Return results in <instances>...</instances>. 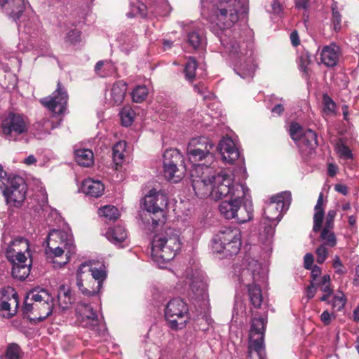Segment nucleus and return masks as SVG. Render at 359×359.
<instances>
[{"instance_id":"nucleus-1","label":"nucleus","mask_w":359,"mask_h":359,"mask_svg":"<svg viewBox=\"0 0 359 359\" xmlns=\"http://www.w3.org/2000/svg\"><path fill=\"white\" fill-rule=\"evenodd\" d=\"M190 177L198 197L210 196L215 201L229 197L219 205L221 215L226 219H236L238 223L252 219L253 209L248 188L241 182L233 183L234 179L226 170L215 173L210 166L198 163L192 166Z\"/></svg>"},{"instance_id":"nucleus-2","label":"nucleus","mask_w":359,"mask_h":359,"mask_svg":"<svg viewBox=\"0 0 359 359\" xmlns=\"http://www.w3.org/2000/svg\"><path fill=\"white\" fill-rule=\"evenodd\" d=\"M243 0H221L211 11L212 32L217 36L221 44L229 54L234 63V70L241 78L251 79L255 74L256 65L252 45L245 41L230 39L229 29L238 20V13L244 6Z\"/></svg>"},{"instance_id":"nucleus-3","label":"nucleus","mask_w":359,"mask_h":359,"mask_svg":"<svg viewBox=\"0 0 359 359\" xmlns=\"http://www.w3.org/2000/svg\"><path fill=\"white\" fill-rule=\"evenodd\" d=\"M234 273L239 283L248 287L251 304L254 307L259 308L263 301L259 283L264 281L266 274L262 264L257 260L248 258L242 267L235 266Z\"/></svg>"},{"instance_id":"nucleus-4","label":"nucleus","mask_w":359,"mask_h":359,"mask_svg":"<svg viewBox=\"0 0 359 359\" xmlns=\"http://www.w3.org/2000/svg\"><path fill=\"white\" fill-rule=\"evenodd\" d=\"M181 248V242L177 232L167 229L164 232L156 235L151 243V257L160 268L172 260Z\"/></svg>"},{"instance_id":"nucleus-5","label":"nucleus","mask_w":359,"mask_h":359,"mask_svg":"<svg viewBox=\"0 0 359 359\" xmlns=\"http://www.w3.org/2000/svg\"><path fill=\"white\" fill-rule=\"evenodd\" d=\"M168 203V198L165 194L155 189H151L144 196L142 201L144 210L147 211L142 218L144 222L150 224L151 220L152 226L155 228L160 224L165 222V209Z\"/></svg>"},{"instance_id":"nucleus-6","label":"nucleus","mask_w":359,"mask_h":359,"mask_svg":"<svg viewBox=\"0 0 359 359\" xmlns=\"http://www.w3.org/2000/svg\"><path fill=\"white\" fill-rule=\"evenodd\" d=\"M241 247V233L237 228L225 227L215 235L212 240L214 253L222 257L236 255Z\"/></svg>"},{"instance_id":"nucleus-7","label":"nucleus","mask_w":359,"mask_h":359,"mask_svg":"<svg viewBox=\"0 0 359 359\" xmlns=\"http://www.w3.org/2000/svg\"><path fill=\"white\" fill-rule=\"evenodd\" d=\"M0 189L7 203L19 206L26 196V184L24 179L18 175L8 174L0 165Z\"/></svg>"},{"instance_id":"nucleus-8","label":"nucleus","mask_w":359,"mask_h":359,"mask_svg":"<svg viewBox=\"0 0 359 359\" xmlns=\"http://www.w3.org/2000/svg\"><path fill=\"white\" fill-rule=\"evenodd\" d=\"M165 318L172 330L183 329L189 319L187 304L180 298L171 299L165 309Z\"/></svg>"},{"instance_id":"nucleus-9","label":"nucleus","mask_w":359,"mask_h":359,"mask_svg":"<svg viewBox=\"0 0 359 359\" xmlns=\"http://www.w3.org/2000/svg\"><path fill=\"white\" fill-rule=\"evenodd\" d=\"M217 150L222 156L223 161L229 164L233 163L236 161L239 160L241 165L237 170H235L233 173L226 171L231 174L233 179L238 177L239 180H244L247 178L246 169L244 167L243 159H239L241 156L240 151L234 142L230 137H223L217 146Z\"/></svg>"},{"instance_id":"nucleus-10","label":"nucleus","mask_w":359,"mask_h":359,"mask_svg":"<svg viewBox=\"0 0 359 359\" xmlns=\"http://www.w3.org/2000/svg\"><path fill=\"white\" fill-rule=\"evenodd\" d=\"M266 323V320L264 318H254L252 320L248 359H253V353H256L258 359H265L264 336Z\"/></svg>"},{"instance_id":"nucleus-11","label":"nucleus","mask_w":359,"mask_h":359,"mask_svg":"<svg viewBox=\"0 0 359 359\" xmlns=\"http://www.w3.org/2000/svg\"><path fill=\"white\" fill-rule=\"evenodd\" d=\"M1 127L6 139L17 141L27 134L29 122L22 115L10 113L2 120Z\"/></svg>"},{"instance_id":"nucleus-12","label":"nucleus","mask_w":359,"mask_h":359,"mask_svg":"<svg viewBox=\"0 0 359 359\" xmlns=\"http://www.w3.org/2000/svg\"><path fill=\"white\" fill-rule=\"evenodd\" d=\"M183 158L177 149H167L163 154V168L165 178L174 183L180 182L184 176L185 167L182 165Z\"/></svg>"},{"instance_id":"nucleus-13","label":"nucleus","mask_w":359,"mask_h":359,"mask_svg":"<svg viewBox=\"0 0 359 359\" xmlns=\"http://www.w3.org/2000/svg\"><path fill=\"white\" fill-rule=\"evenodd\" d=\"M291 194L283 191L270 198L264 210V219L269 222L278 223L283 212L287 210L291 203Z\"/></svg>"},{"instance_id":"nucleus-14","label":"nucleus","mask_w":359,"mask_h":359,"mask_svg":"<svg viewBox=\"0 0 359 359\" xmlns=\"http://www.w3.org/2000/svg\"><path fill=\"white\" fill-rule=\"evenodd\" d=\"M65 233L62 231L53 230L48 235L49 243L46 249L48 258L59 257L64 253V248H67V253L74 252V246L70 238L63 240Z\"/></svg>"},{"instance_id":"nucleus-15","label":"nucleus","mask_w":359,"mask_h":359,"mask_svg":"<svg viewBox=\"0 0 359 359\" xmlns=\"http://www.w3.org/2000/svg\"><path fill=\"white\" fill-rule=\"evenodd\" d=\"M76 311L79 315V320L82 327L88 328L99 335L103 334L105 331L104 327L100 325L98 316L90 305L81 302L77 306Z\"/></svg>"},{"instance_id":"nucleus-16","label":"nucleus","mask_w":359,"mask_h":359,"mask_svg":"<svg viewBox=\"0 0 359 359\" xmlns=\"http://www.w3.org/2000/svg\"><path fill=\"white\" fill-rule=\"evenodd\" d=\"M90 275L89 266L81 264L76 272V286L83 294L88 297L96 295L101 290Z\"/></svg>"},{"instance_id":"nucleus-17","label":"nucleus","mask_w":359,"mask_h":359,"mask_svg":"<svg viewBox=\"0 0 359 359\" xmlns=\"http://www.w3.org/2000/svg\"><path fill=\"white\" fill-rule=\"evenodd\" d=\"M67 100V93L60 82H58L57 88L52 95L42 99L41 102L54 114L60 115L66 109Z\"/></svg>"},{"instance_id":"nucleus-18","label":"nucleus","mask_w":359,"mask_h":359,"mask_svg":"<svg viewBox=\"0 0 359 359\" xmlns=\"http://www.w3.org/2000/svg\"><path fill=\"white\" fill-rule=\"evenodd\" d=\"M29 299L37 302L39 314L36 317L37 321H43L47 318L53 311V298L46 290H34L29 292Z\"/></svg>"},{"instance_id":"nucleus-19","label":"nucleus","mask_w":359,"mask_h":359,"mask_svg":"<svg viewBox=\"0 0 359 359\" xmlns=\"http://www.w3.org/2000/svg\"><path fill=\"white\" fill-rule=\"evenodd\" d=\"M189 285V296L196 300H205L208 297L205 276L201 271H195L187 277Z\"/></svg>"},{"instance_id":"nucleus-20","label":"nucleus","mask_w":359,"mask_h":359,"mask_svg":"<svg viewBox=\"0 0 359 359\" xmlns=\"http://www.w3.org/2000/svg\"><path fill=\"white\" fill-rule=\"evenodd\" d=\"M29 248L28 241L24 238H19L12 241L6 250L8 260L9 262L27 260V258L25 252H28Z\"/></svg>"},{"instance_id":"nucleus-21","label":"nucleus","mask_w":359,"mask_h":359,"mask_svg":"<svg viewBox=\"0 0 359 359\" xmlns=\"http://www.w3.org/2000/svg\"><path fill=\"white\" fill-rule=\"evenodd\" d=\"M27 4V0H0L4 11L15 22L21 17Z\"/></svg>"},{"instance_id":"nucleus-22","label":"nucleus","mask_w":359,"mask_h":359,"mask_svg":"<svg viewBox=\"0 0 359 359\" xmlns=\"http://www.w3.org/2000/svg\"><path fill=\"white\" fill-rule=\"evenodd\" d=\"M126 90V83L122 81H116L105 94V98L110 104L119 105L124 100Z\"/></svg>"},{"instance_id":"nucleus-23","label":"nucleus","mask_w":359,"mask_h":359,"mask_svg":"<svg viewBox=\"0 0 359 359\" xmlns=\"http://www.w3.org/2000/svg\"><path fill=\"white\" fill-rule=\"evenodd\" d=\"M6 292L11 297L8 298V301L5 299L1 301L0 311L4 318H10L16 313V309L18 306V297L13 288H8Z\"/></svg>"},{"instance_id":"nucleus-24","label":"nucleus","mask_w":359,"mask_h":359,"mask_svg":"<svg viewBox=\"0 0 359 359\" xmlns=\"http://www.w3.org/2000/svg\"><path fill=\"white\" fill-rule=\"evenodd\" d=\"M81 190L86 195L98 198L103 194L104 186L100 180L88 178L83 181Z\"/></svg>"},{"instance_id":"nucleus-25","label":"nucleus","mask_w":359,"mask_h":359,"mask_svg":"<svg viewBox=\"0 0 359 359\" xmlns=\"http://www.w3.org/2000/svg\"><path fill=\"white\" fill-rule=\"evenodd\" d=\"M18 261L10 262L12 264L11 274L15 279L22 280L29 274L32 261H29V263H27V259Z\"/></svg>"},{"instance_id":"nucleus-26","label":"nucleus","mask_w":359,"mask_h":359,"mask_svg":"<svg viewBox=\"0 0 359 359\" xmlns=\"http://www.w3.org/2000/svg\"><path fill=\"white\" fill-rule=\"evenodd\" d=\"M322 62L327 67H334L339 60V48L335 45L323 48L320 53Z\"/></svg>"},{"instance_id":"nucleus-27","label":"nucleus","mask_w":359,"mask_h":359,"mask_svg":"<svg viewBox=\"0 0 359 359\" xmlns=\"http://www.w3.org/2000/svg\"><path fill=\"white\" fill-rule=\"evenodd\" d=\"M187 156L191 162L196 163L197 162L205 160L207 163H212L214 160L213 152L201 149L187 148Z\"/></svg>"},{"instance_id":"nucleus-28","label":"nucleus","mask_w":359,"mask_h":359,"mask_svg":"<svg viewBox=\"0 0 359 359\" xmlns=\"http://www.w3.org/2000/svg\"><path fill=\"white\" fill-rule=\"evenodd\" d=\"M323 194L320 193L317 203L314 208V215H313V231L315 232L319 231L322 228L323 221L325 216L324 208H323Z\"/></svg>"},{"instance_id":"nucleus-29","label":"nucleus","mask_w":359,"mask_h":359,"mask_svg":"<svg viewBox=\"0 0 359 359\" xmlns=\"http://www.w3.org/2000/svg\"><path fill=\"white\" fill-rule=\"evenodd\" d=\"M106 237L112 243L118 245L126 240L127 233L124 227L118 226L109 229L106 232Z\"/></svg>"},{"instance_id":"nucleus-30","label":"nucleus","mask_w":359,"mask_h":359,"mask_svg":"<svg viewBox=\"0 0 359 359\" xmlns=\"http://www.w3.org/2000/svg\"><path fill=\"white\" fill-rule=\"evenodd\" d=\"M75 160L83 167H89L93 163V153L88 149H80L75 151Z\"/></svg>"},{"instance_id":"nucleus-31","label":"nucleus","mask_w":359,"mask_h":359,"mask_svg":"<svg viewBox=\"0 0 359 359\" xmlns=\"http://www.w3.org/2000/svg\"><path fill=\"white\" fill-rule=\"evenodd\" d=\"M37 302H34V300L31 301L29 299V293L27 294L25 301V305L22 309L23 314L25 316L27 317L31 321H37L36 317L39 314Z\"/></svg>"},{"instance_id":"nucleus-32","label":"nucleus","mask_w":359,"mask_h":359,"mask_svg":"<svg viewBox=\"0 0 359 359\" xmlns=\"http://www.w3.org/2000/svg\"><path fill=\"white\" fill-rule=\"evenodd\" d=\"M215 144L212 141L206 137H198L190 140L187 148L201 149L212 152Z\"/></svg>"},{"instance_id":"nucleus-33","label":"nucleus","mask_w":359,"mask_h":359,"mask_svg":"<svg viewBox=\"0 0 359 359\" xmlns=\"http://www.w3.org/2000/svg\"><path fill=\"white\" fill-rule=\"evenodd\" d=\"M188 43L195 50L201 48L205 43V38L201 31H193L187 35Z\"/></svg>"},{"instance_id":"nucleus-34","label":"nucleus","mask_w":359,"mask_h":359,"mask_svg":"<svg viewBox=\"0 0 359 359\" xmlns=\"http://www.w3.org/2000/svg\"><path fill=\"white\" fill-rule=\"evenodd\" d=\"M319 238L321 244L328 248H334L337 245V238L332 229H323Z\"/></svg>"},{"instance_id":"nucleus-35","label":"nucleus","mask_w":359,"mask_h":359,"mask_svg":"<svg viewBox=\"0 0 359 359\" xmlns=\"http://www.w3.org/2000/svg\"><path fill=\"white\" fill-rule=\"evenodd\" d=\"M83 264H87L89 266L92 278L97 283V287L102 288V283L107 278V273L102 269L94 268L92 266V262H85Z\"/></svg>"},{"instance_id":"nucleus-36","label":"nucleus","mask_w":359,"mask_h":359,"mask_svg":"<svg viewBox=\"0 0 359 359\" xmlns=\"http://www.w3.org/2000/svg\"><path fill=\"white\" fill-rule=\"evenodd\" d=\"M57 299L60 306L63 309L67 308L68 304L72 303L69 288L65 285H61L58 290Z\"/></svg>"},{"instance_id":"nucleus-37","label":"nucleus","mask_w":359,"mask_h":359,"mask_svg":"<svg viewBox=\"0 0 359 359\" xmlns=\"http://www.w3.org/2000/svg\"><path fill=\"white\" fill-rule=\"evenodd\" d=\"M311 55L308 51L304 50L302 51L297 60L299 68L300 71L302 72L303 76L305 77H308L309 73V69L308 66L310 65Z\"/></svg>"},{"instance_id":"nucleus-38","label":"nucleus","mask_w":359,"mask_h":359,"mask_svg":"<svg viewBox=\"0 0 359 359\" xmlns=\"http://www.w3.org/2000/svg\"><path fill=\"white\" fill-rule=\"evenodd\" d=\"M300 141L311 149H313L318 144L317 135L311 129H307L304 132Z\"/></svg>"},{"instance_id":"nucleus-39","label":"nucleus","mask_w":359,"mask_h":359,"mask_svg":"<svg viewBox=\"0 0 359 359\" xmlns=\"http://www.w3.org/2000/svg\"><path fill=\"white\" fill-rule=\"evenodd\" d=\"M126 148V142L120 141L117 142L113 147L112 157L114 163L119 165L122 163L124 158V152Z\"/></svg>"},{"instance_id":"nucleus-40","label":"nucleus","mask_w":359,"mask_h":359,"mask_svg":"<svg viewBox=\"0 0 359 359\" xmlns=\"http://www.w3.org/2000/svg\"><path fill=\"white\" fill-rule=\"evenodd\" d=\"M98 213L100 216L113 221L117 219L120 216L118 210L114 205H105L99 209Z\"/></svg>"},{"instance_id":"nucleus-41","label":"nucleus","mask_w":359,"mask_h":359,"mask_svg":"<svg viewBox=\"0 0 359 359\" xmlns=\"http://www.w3.org/2000/svg\"><path fill=\"white\" fill-rule=\"evenodd\" d=\"M147 6L140 2H137L136 4H130V11L126 14L128 18H133L136 16H140L144 18L147 15Z\"/></svg>"},{"instance_id":"nucleus-42","label":"nucleus","mask_w":359,"mask_h":359,"mask_svg":"<svg viewBox=\"0 0 359 359\" xmlns=\"http://www.w3.org/2000/svg\"><path fill=\"white\" fill-rule=\"evenodd\" d=\"M149 89L144 85L136 86L132 91L133 101L137 103H141L146 100L148 96Z\"/></svg>"},{"instance_id":"nucleus-43","label":"nucleus","mask_w":359,"mask_h":359,"mask_svg":"<svg viewBox=\"0 0 359 359\" xmlns=\"http://www.w3.org/2000/svg\"><path fill=\"white\" fill-rule=\"evenodd\" d=\"M135 113L129 106H125L120 111L121 123L124 126H130L135 118Z\"/></svg>"},{"instance_id":"nucleus-44","label":"nucleus","mask_w":359,"mask_h":359,"mask_svg":"<svg viewBox=\"0 0 359 359\" xmlns=\"http://www.w3.org/2000/svg\"><path fill=\"white\" fill-rule=\"evenodd\" d=\"M197 67L196 60L194 57H189L184 67L185 77L187 81H193L196 76Z\"/></svg>"},{"instance_id":"nucleus-45","label":"nucleus","mask_w":359,"mask_h":359,"mask_svg":"<svg viewBox=\"0 0 359 359\" xmlns=\"http://www.w3.org/2000/svg\"><path fill=\"white\" fill-rule=\"evenodd\" d=\"M335 150L341 158L344 160L353 158L352 151L346 144L342 142L341 140H339L336 143Z\"/></svg>"},{"instance_id":"nucleus-46","label":"nucleus","mask_w":359,"mask_h":359,"mask_svg":"<svg viewBox=\"0 0 359 359\" xmlns=\"http://www.w3.org/2000/svg\"><path fill=\"white\" fill-rule=\"evenodd\" d=\"M20 348L16 344H10L6 351L1 359H20Z\"/></svg>"},{"instance_id":"nucleus-47","label":"nucleus","mask_w":359,"mask_h":359,"mask_svg":"<svg viewBox=\"0 0 359 359\" xmlns=\"http://www.w3.org/2000/svg\"><path fill=\"white\" fill-rule=\"evenodd\" d=\"M35 128L40 135H46L50 133V131L54 128V126L51 121L43 118L36 123Z\"/></svg>"},{"instance_id":"nucleus-48","label":"nucleus","mask_w":359,"mask_h":359,"mask_svg":"<svg viewBox=\"0 0 359 359\" xmlns=\"http://www.w3.org/2000/svg\"><path fill=\"white\" fill-rule=\"evenodd\" d=\"M346 303V298L344 294L338 291L337 293L333 297L332 301L331 302L332 308L336 311H341L345 306Z\"/></svg>"},{"instance_id":"nucleus-49","label":"nucleus","mask_w":359,"mask_h":359,"mask_svg":"<svg viewBox=\"0 0 359 359\" xmlns=\"http://www.w3.org/2000/svg\"><path fill=\"white\" fill-rule=\"evenodd\" d=\"M106 69L114 71V67L113 64L110 62L99 61L98 62H97L95 67V71L99 76L102 77L106 76L109 74V73L105 72Z\"/></svg>"},{"instance_id":"nucleus-50","label":"nucleus","mask_w":359,"mask_h":359,"mask_svg":"<svg viewBox=\"0 0 359 359\" xmlns=\"http://www.w3.org/2000/svg\"><path fill=\"white\" fill-rule=\"evenodd\" d=\"M304 131L303 128L297 123H292L290 126V137L295 142L301 140Z\"/></svg>"},{"instance_id":"nucleus-51","label":"nucleus","mask_w":359,"mask_h":359,"mask_svg":"<svg viewBox=\"0 0 359 359\" xmlns=\"http://www.w3.org/2000/svg\"><path fill=\"white\" fill-rule=\"evenodd\" d=\"M323 111L327 115L334 114L336 109V104L332 99L325 94L323 97Z\"/></svg>"},{"instance_id":"nucleus-52","label":"nucleus","mask_w":359,"mask_h":359,"mask_svg":"<svg viewBox=\"0 0 359 359\" xmlns=\"http://www.w3.org/2000/svg\"><path fill=\"white\" fill-rule=\"evenodd\" d=\"M332 11L334 29L336 31H339L341 29V15L337 10V4L336 2L332 4Z\"/></svg>"},{"instance_id":"nucleus-53","label":"nucleus","mask_w":359,"mask_h":359,"mask_svg":"<svg viewBox=\"0 0 359 359\" xmlns=\"http://www.w3.org/2000/svg\"><path fill=\"white\" fill-rule=\"evenodd\" d=\"M278 223L276 222H269L264 219L262 224L264 225L263 233L264 234L266 239L273 237L275 232V226Z\"/></svg>"},{"instance_id":"nucleus-54","label":"nucleus","mask_w":359,"mask_h":359,"mask_svg":"<svg viewBox=\"0 0 359 359\" xmlns=\"http://www.w3.org/2000/svg\"><path fill=\"white\" fill-rule=\"evenodd\" d=\"M81 32L77 29H71L65 37L66 42L70 44H76L81 41Z\"/></svg>"},{"instance_id":"nucleus-55","label":"nucleus","mask_w":359,"mask_h":359,"mask_svg":"<svg viewBox=\"0 0 359 359\" xmlns=\"http://www.w3.org/2000/svg\"><path fill=\"white\" fill-rule=\"evenodd\" d=\"M328 247L320 245V246L316 249V262L321 264H323L328 256Z\"/></svg>"},{"instance_id":"nucleus-56","label":"nucleus","mask_w":359,"mask_h":359,"mask_svg":"<svg viewBox=\"0 0 359 359\" xmlns=\"http://www.w3.org/2000/svg\"><path fill=\"white\" fill-rule=\"evenodd\" d=\"M332 266L337 274L343 275L347 272L346 267L344 266L338 255H335L334 257L332 260Z\"/></svg>"},{"instance_id":"nucleus-57","label":"nucleus","mask_w":359,"mask_h":359,"mask_svg":"<svg viewBox=\"0 0 359 359\" xmlns=\"http://www.w3.org/2000/svg\"><path fill=\"white\" fill-rule=\"evenodd\" d=\"M337 215V211L334 210H330L325 217V222L323 229H332L334 228V221Z\"/></svg>"},{"instance_id":"nucleus-58","label":"nucleus","mask_w":359,"mask_h":359,"mask_svg":"<svg viewBox=\"0 0 359 359\" xmlns=\"http://www.w3.org/2000/svg\"><path fill=\"white\" fill-rule=\"evenodd\" d=\"M334 318V316L332 313H330L328 311H324L320 315V320L323 323L324 325H329L332 319Z\"/></svg>"},{"instance_id":"nucleus-59","label":"nucleus","mask_w":359,"mask_h":359,"mask_svg":"<svg viewBox=\"0 0 359 359\" xmlns=\"http://www.w3.org/2000/svg\"><path fill=\"white\" fill-rule=\"evenodd\" d=\"M317 287H316V284L314 282L311 281L309 285L307 287L306 293L308 299H312L314 297L316 293Z\"/></svg>"},{"instance_id":"nucleus-60","label":"nucleus","mask_w":359,"mask_h":359,"mask_svg":"<svg viewBox=\"0 0 359 359\" xmlns=\"http://www.w3.org/2000/svg\"><path fill=\"white\" fill-rule=\"evenodd\" d=\"M330 283V275H324L319 280L314 281L316 287L320 288L322 286L326 285Z\"/></svg>"},{"instance_id":"nucleus-61","label":"nucleus","mask_w":359,"mask_h":359,"mask_svg":"<svg viewBox=\"0 0 359 359\" xmlns=\"http://www.w3.org/2000/svg\"><path fill=\"white\" fill-rule=\"evenodd\" d=\"M313 263V256L311 253H306L304 256V267L311 269Z\"/></svg>"},{"instance_id":"nucleus-62","label":"nucleus","mask_w":359,"mask_h":359,"mask_svg":"<svg viewBox=\"0 0 359 359\" xmlns=\"http://www.w3.org/2000/svg\"><path fill=\"white\" fill-rule=\"evenodd\" d=\"M295 6L298 9L307 11L310 6L309 0H295Z\"/></svg>"},{"instance_id":"nucleus-63","label":"nucleus","mask_w":359,"mask_h":359,"mask_svg":"<svg viewBox=\"0 0 359 359\" xmlns=\"http://www.w3.org/2000/svg\"><path fill=\"white\" fill-rule=\"evenodd\" d=\"M311 277L313 282L317 280V278H319L320 275L321 274V269L319 266L315 265L311 269Z\"/></svg>"},{"instance_id":"nucleus-64","label":"nucleus","mask_w":359,"mask_h":359,"mask_svg":"<svg viewBox=\"0 0 359 359\" xmlns=\"http://www.w3.org/2000/svg\"><path fill=\"white\" fill-rule=\"evenodd\" d=\"M284 111V107L282 104H276L275 106L271 109V112L273 114H277L280 116L282 114V113Z\"/></svg>"}]
</instances>
